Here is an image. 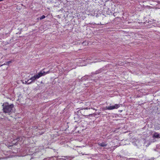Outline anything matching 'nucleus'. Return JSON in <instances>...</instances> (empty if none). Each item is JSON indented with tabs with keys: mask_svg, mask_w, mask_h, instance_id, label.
I'll return each mask as SVG.
<instances>
[{
	"mask_svg": "<svg viewBox=\"0 0 160 160\" xmlns=\"http://www.w3.org/2000/svg\"><path fill=\"white\" fill-rule=\"evenodd\" d=\"M152 137L153 138H160L159 134L156 132H155V133L153 134Z\"/></svg>",
	"mask_w": 160,
	"mask_h": 160,
	"instance_id": "obj_5",
	"label": "nucleus"
},
{
	"mask_svg": "<svg viewBox=\"0 0 160 160\" xmlns=\"http://www.w3.org/2000/svg\"><path fill=\"white\" fill-rule=\"evenodd\" d=\"M105 69V68L104 67H103L102 68H101L100 69L96 71L95 72H93L91 73V77H93V75L94 74H97L99 73H100L102 72V71H104Z\"/></svg>",
	"mask_w": 160,
	"mask_h": 160,
	"instance_id": "obj_3",
	"label": "nucleus"
},
{
	"mask_svg": "<svg viewBox=\"0 0 160 160\" xmlns=\"http://www.w3.org/2000/svg\"><path fill=\"white\" fill-rule=\"evenodd\" d=\"M46 17L44 15H42L41 17L40 18V20H42L43 19L45 18Z\"/></svg>",
	"mask_w": 160,
	"mask_h": 160,
	"instance_id": "obj_13",
	"label": "nucleus"
},
{
	"mask_svg": "<svg viewBox=\"0 0 160 160\" xmlns=\"http://www.w3.org/2000/svg\"><path fill=\"white\" fill-rule=\"evenodd\" d=\"M42 73L43 74H44V75H46V72L44 71H42Z\"/></svg>",
	"mask_w": 160,
	"mask_h": 160,
	"instance_id": "obj_19",
	"label": "nucleus"
},
{
	"mask_svg": "<svg viewBox=\"0 0 160 160\" xmlns=\"http://www.w3.org/2000/svg\"><path fill=\"white\" fill-rule=\"evenodd\" d=\"M115 13H113V15H115V14H114Z\"/></svg>",
	"mask_w": 160,
	"mask_h": 160,
	"instance_id": "obj_25",
	"label": "nucleus"
},
{
	"mask_svg": "<svg viewBox=\"0 0 160 160\" xmlns=\"http://www.w3.org/2000/svg\"><path fill=\"white\" fill-rule=\"evenodd\" d=\"M12 62V61H10L5 62L4 64L1 65V66H2L3 65H7L9 66L10 64Z\"/></svg>",
	"mask_w": 160,
	"mask_h": 160,
	"instance_id": "obj_7",
	"label": "nucleus"
},
{
	"mask_svg": "<svg viewBox=\"0 0 160 160\" xmlns=\"http://www.w3.org/2000/svg\"><path fill=\"white\" fill-rule=\"evenodd\" d=\"M38 77H39V76L38 75H34L33 76L30 78L31 80V82H32V83L34 82L36 80L38 79Z\"/></svg>",
	"mask_w": 160,
	"mask_h": 160,
	"instance_id": "obj_4",
	"label": "nucleus"
},
{
	"mask_svg": "<svg viewBox=\"0 0 160 160\" xmlns=\"http://www.w3.org/2000/svg\"><path fill=\"white\" fill-rule=\"evenodd\" d=\"M85 43V42H82V44L83 45H85V44H84V43Z\"/></svg>",
	"mask_w": 160,
	"mask_h": 160,
	"instance_id": "obj_20",
	"label": "nucleus"
},
{
	"mask_svg": "<svg viewBox=\"0 0 160 160\" xmlns=\"http://www.w3.org/2000/svg\"><path fill=\"white\" fill-rule=\"evenodd\" d=\"M32 83V82H31V80L30 78L27 81H25V84L28 85L31 84Z\"/></svg>",
	"mask_w": 160,
	"mask_h": 160,
	"instance_id": "obj_10",
	"label": "nucleus"
},
{
	"mask_svg": "<svg viewBox=\"0 0 160 160\" xmlns=\"http://www.w3.org/2000/svg\"><path fill=\"white\" fill-rule=\"evenodd\" d=\"M156 128L158 130L160 129V125H159V126H158L157 125H156Z\"/></svg>",
	"mask_w": 160,
	"mask_h": 160,
	"instance_id": "obj_14",
	"label": "nucleus"
},
{
	"mask_svg": "<svg viewBox=\"0 0 160 160\" xmlns=\"http://www.w3.org/2000/svg\"><path fill=\"white\" fill-rule=\"evenodd\" d=\"M23 83H25V81L24 82H23Z\"/></svg>",
	"mask_w": 160,
	"mask_h": 160,
	"instance_id": "obj_23",
	"label": "nucleus"
},
{
	"mask_svg": "<svg viewBox=\"0 0 160 160\" xmlns=\"http://www.w3.org/2000/svg\"><path fill=\"white\" fill-rule=\"evenodd\" d=\"M60 160H66V158L62 157L61 159Z\"/></svg>",
	"mask_w": 160,
	"mask_h": 160,
	"instance_id": "obj_18",
	"label": "nucleus"
},
{
	"mask_svg": "<svg viewBox=\"0 0 160 160\" xmlns=\"http://www.w3.org/2000/svg\"><path fill=\"white\" fill-rule=\"evenodd\" d=\"M98 144L99 146L102 147H105L107 146V144H106L103 142H102L101 143L98 142Z\"/></svg>",
	"mask_w": 160,
	"mask_h": 160,
	"instance_id": "obj_6",
	"label": "nucleus"
},
{
	"mask_svg": "<svg viewBox=\"0 0 160 160\" xmlns=\"http://www.w3.org/2000/svg\"><path fill=\"white\" fill-rule=\"evenodd\" d=\"M43 160H54V157H51L45 158Z\"/></svg>",
	"mask_w": 160,
	"mask_h": 160,
	"instance_id": "obj_11",
	"label": "nucleus"
},
{
	"mask_svg": "<svg viewBox=\"0 0 160 160\" xmlns=\"http://www.w3.org/2000/svg\"><path fill=\"white\" fill-rule=\"evenodd\" d=\"M119 107H120V104H115L114 105L110 106L108 107H106V109L111 110L115 109H117Z\"/></svg>",
	"mask_w": 160,
	"mask_h": 160,
	"instance_id": "obj_2",
	"label": "nucleus"
},
{
	"mask_svg": "<svg viewBox=\"0 0 160 160\" xmlns=\"http://www.w3.org/2000/svg\"><path fill=\"white\" fill-rule=\"evenodd\" d=\"M79 82H82L83 81H81V78L80 79H78L77 80Z\"/></svg>",
	"mask_w": 160,
	"mask_h": 160,
	"instance_id": "obj_17",
	"label": "nucleus"
},
{
	"mask_svg": "<svg viewBox=\"0 0 160 160\" xmlns=\"http://www.w3.org/2000/svg\"><path fill=\"white\" fill-rule=\"evenodd\" d=\"M49 72V71H48L46 72V74L48 73Z\"/></svg>",
	"mask_w": 160,
	"mask_h": 160,
	"instance_id": "obj_21",
	"label": "nucleus"
},
{
	"mask_svg": "<svg viewBox=\"0 0 160 160\" xmlns=\"http://www.w3.org/2000/svg\"><path fill=\"white\" fill-rule=\"evenodd\" d=\"M115 13H113V15H115V14H114Z\"/></svg>",
	"mask_w": 160,
	"mask_h": 160,
	"instance_id": "obj_24",
	"label": "nucleus"
},
{
	"mask_svg": "<svg viewBox=\"0 0 160 160\" xmlns=\"http://www.w3.org/2000/svg\"><path fill=\"white\" fill-rule=\"evenodd\" d=\"M17 144L16 143V145H17Z\"/></svg>",
	"mask_w": 160,
	"mask_h": 160,
	"instance_id": "obj_26",
	"label": "nucleus"
},
{
	"mask_svg": "<svg viewBox=\"0 0 160 160\" xmlns=\"http://www.w3.org/2000/svg\"><path fill=\"white\" fill-rule=\"evenodd\" d=\"M80 112V113H81V114L82 115H83V116H85V117H86V116H88V115H83V114L81 113V111L80 112V111H78V112H77V113H79Z\"/></svg>",
	"mask_w": 160,
	"mask_h": 160,
	"instance_id": "obj_15",
	"label": "nucleus"
},
{
	"mask_svg": "<svg viewBox=\"0 0 160 160\" xmlns=\"http://www.w3.org/2000/svg\"><path fill=\"white\" fill-rule=\"evenodd\" d=\"M3 1V0H0V2H1Z\"/></svg>",
	"mask_w": 160,
	"mask_h": 160,
	"instance_id": "obj_22",
	"label": "nucleus"
},
{
	"mask_svg": "<svg viewBox=\"0 0 160 160\" xmlns=\"http://www.w3.org/2000/svg\"><path fill=\"white\" fill-rule=\"evenodd\" d=\"M2 106L3 112L5 113H7L10 115L13 112H15V109L13 104H10L8 102H5L3 103Z\"/></svg>",
	"mask_w": 160,
	"mask_h": 160,
	"instance_id": "obj_1",
	"label": "nucleus"
},
{
	"mask_svg": "<svg viewBox=\"0 0 160 160\" xmlns=\"http://www.w3.org/2000/svg\"><path fill=\"white\" fill-rule=\"evenodd\" d=\"M88 75H85V76L82 77L81 78V81H85L88 79Z\"/></svg>",
	"mask_w": 160,
	"mask_h": 160,
	"instance_id": "obj_8",
	"label": "nucleus"
},
{
	"mask_svg": "<svg viewBox=\"0 0 160 160\" xmlns=\"http://www.w3.org/2000/svg\"><path fill=\"white\" fill-rule=\"evenodd\" d=\"M36 75H38L39 76V77H38V78H40L41 77L44 76V74H43L42 73V71H41L39 72L38 73L36 74Z\"/></svg>",
	"mask_w": 160,
	"mask_h": 160,
	"instance_id": "obj_9",
	"label": "nucleus"
},
{
	"mask_svg": "<svg viewBox=\"0 0 160 160\" xmlns=\"http://www.w3.org/2000/svg\"><path fill=\"white\" fill-rule=\"evenodd\" d=\"M20 138H17L15 139V140H16L17 142L18 141L20 140Z\"/></svg>",
	"mask_w": 160,
	"mask_h": 160,
	"instance_id": "obj_16",
	"label": "nucleus"
},
{
	"mask_svg": "<svg viewBox=\"0 0 160 160\" xmlns=\"http://www.w3.org/2000/svg\"><path fill=\"white\" fill-rule=\"evenodd\" d=\"M1 65L0 66V67H1Z\"/></svg>",
	"mask_w": 160,
	"mask_h": 160,
	"instance_id": "obj_27",
	"label": "nucleus"
},
{
	"mask_svg": "<svg viewBox=\"0 0 160 160\" xmlns=\"http://www.w3.org/2000/svg\"><path fill=\"white\" fill-rule=\"evenodd\" d=\"M54 160H60L62 158L60 156H58L57 157L53 156Z\"/></svg>",
	"mask_w": 160,
	"mask_h": 160,
	"instance_id": "obj_12",
	"label": "nucleus"
}]
</instances>
